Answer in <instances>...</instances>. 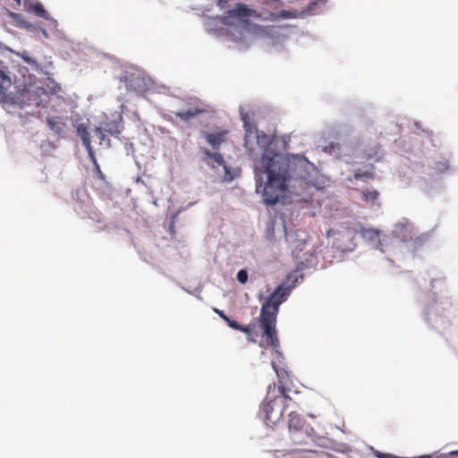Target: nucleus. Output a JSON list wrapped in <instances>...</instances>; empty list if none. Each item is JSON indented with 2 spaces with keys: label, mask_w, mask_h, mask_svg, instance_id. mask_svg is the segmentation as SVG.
<instances>
[{
  "label": "nucleus",
  "mask_w": 458,
  "mask_h": 458,
  "mask_svg": "<svg viewBox=\"0 0 458 458\" xmlns=\"http://www.w3.org/2000/svg\"><path fill=\"white\" fill-rule=\"evenodd\" d=\"M240 115L245 131L244 146L251 158L257 157L253 165L256 191L266 206L285 204L286 193L294 196L289 202L307 201L315 191L323 188L324 181L313 163L301 155L283 154L274 137L258 130L242 107Z\"/></svg>",
  "instance_id": "1"
},
{
  "label": "nucleus",
  "mask_w": 458,
  "mask_h": 458,
  "mask_svg": "<svg viewBox=\"0 0 458 458\" xmlns=\"http://www.w3.org/2000/svg\"><path fill=\"white\" fill-rule=\"evenodd\" d=\"M349 127L344 128L345 137L339 142L329 141L322 148L323 152L334 159L352 165H361L353 169V178L362 182L375 177L374 163L381 160L383 154L377 143L367 144L351 135Z\"/></svg>",
  "instance_id": "2"
},
{
  "label": "nucleus",
  "mask_w": 458,
  "mask_h": 458,
  "mask_svg": "<svg viewBox=\"0 0 458 458\" xmlns=\"http://www.w3.org/2000/svg\"><path fill=\"white\" fill-rule=\"evenodd\" d=\"M252 10L246 4H237L233 9L224 16L226 36L238 44L240 49L250 47L256 39H261L266 45H272L278 49L284 41V36L278 28H267L249 21Z\"/></svg>",
  "instance_id": "3"
},
{
  "label": "nucleus",
  "mask_w": 458,
  "mask_h": 458,
  "mask_svg": "<svg viewBox=\"0 0 458 458\" xmlns=\"http://www.w3.org/2000/svg\"><path fill=\"white\" fill-rule=\"evenodd\" d=\"M12 85L10 72L4 64L0 61V98L5 104L20 108L35 105L45 107L48 104L49 91L43 87L37 85H24L21 89L16 92L7 93Z\"/></svg>",
  "instance_id": "4"
},
{
  "label": "nucleus",
  "mask_w": 458,
  "mask_h": 458,
  "mask_svg": "<svg viewBox=\"0 0 458 458\" xmlns=\"http://www.w3.org/2000/svg\"><path fill=\"white\" fill-rule=\"evenodd\" d=\"M272 367L279 378L278 389H276V384L268 386L266 398L262 402L259 410L267 425L276 424L281 420L288 405L287 402L292 400L289 396V389L285 386V377H288L287 372L284 370L279 372L275 362H272Z\"/></svg>",
  "instance_id": "5"
},
{
  "label": "nucleus",
  "mask_w": 458,
  "mask_h": 458,
  "mask_svg": "<svg viewBox=\"0 0 458 458\" xmlns=\"http://www.w3.org/2000/svg\"><path fill=\"white\" fill-rule=\"evenodd\" d=\"M287 293L282 287H276L262 304L259 324L263 329V336L266 337L267 345L276 349L279 347V339L276 335V324L279 306L288 298Z\"/></svg>",
  "instance_id": "6"
},
{
  "label": "nucleus",
  "mask_w": 458,
  "mask_h": 458,
  "mask_svg": "<svg viewBox=\"0 0 458 458\" xmlns=\"http://www.w3.org/2000/svg\"><path fill=\"white\" fill-rule=\"evenodd\" d=\"M118 79L127 91L139 96L156 89L155 81L143 70L134 66L123 68Z\"/></svg>",
  "instance_id": "7"
},
{
  "label": "nucleus",
  "mask_w": 458,
  "mask_h": 458,
  "mask_svg": "<svg viewBox=\"0 0 458 458\" xmlns=\"http://www.w3.org/2000/svg\"><path fill=\"white\" fill-rule=\"evenodd\" d=\"M318 439L312 427L289 431L288 454L294 455L293 458H310L314 453L311 447L318 443Z\"/></svg>",
  "instance_id": "8"
},
{
  "label": "nucleus",
  "mask_w": 458,
  "mask_h": 458,
  "mask_svg": "<svg viewBox=\"0 0 458 458\" xmlns=\"http://www.w3.org/2000/svg\"><path fill=\"white\" fill-rule=\"evenodd\" d=\"M449 157H433L432 164L429 165L428 169L434 170V174L425 173L423 176H420L417 181L418 187L425 193H431L442 187V181L439 174L449 170Z\"/></svg>",
  "instance_id": "9"
},
{
  "label": "nucleus",
  "mask_w": 458,
  "mask_h": 458,
  "mask_svg": "<svg viewBox=\"0 0 458 458\" xmlns=\"http://www.w3.org/2000/svg\"><path fill=\"white\" fill-rule=\"evenodd\" d=\"M416 233L414 224L409 219L403 217L398 220L390 233L388 238V245L394 244V242L408 243L411 236Z\"/></svg>",
  "instance_id": "10"
},
{
  "label": "nucleus",
  "mask_w": 458,
  "mask_h": 458,
  "mask_svg": "<svg viewBox=\"0 0 458 458\" xmlns=\"http://www.w3.org/2000/svg\"><path fill=\"white\" fill-rule=\"evenodd\" d=\"M357 233L366 241L372 244H376L377 248L383 253L385 252V247L388 245L389 235L386 233L380 234V231L375 228H366L361 224L358 225L355 229Z\"/></svg>",
  "instance_id": "11"
},
{
  "label": "nucleus",
  "mask_w": 458,
  "mask_h": 458,
  "mask_svg": "<svg viewBox=\"0 0 458 458\" xmlns=\"http://www.w3.org/2000/svg\"><path fill=\"white\" fill-rule=\"evenodd\" d=\"M307 266L303 261H301L296 269L292 271L290 274L286 276L284 281L278 285V287H282L283 291L287 293L288 295L291 294L292 290L296 286L299 279H302L304 275L301 273L303 269H305Z\"/></svg>",
  "instance_id": "12"
},
{
  "label": "nucleus",
  "mask_w": 458,
  "mask_h": 458,
  "mask_svg": "<svg viewBox=\"0 0 458 458\" xmlns=\"http://www.w3.org/2000/svg\"><path fill=\"white\" fill-rule=\"evenodd\" d=\"M46 124L54 135H56L58 138H64L67 126L62 117L47 115L46 117Z\"/></svg>",
  "instance_id": "13"
},
{
  "label": "nucleus",
  "mask_w": 458,
  "mask_h": 458,
  "mask_svg": "<svg viewBox=\"0 0 458 458\" xmlns=\"http://www.w3.org/2000/svg\"><path fill=\"white\" fill-rule=\"evenodd\" d=\"M206 30L209 33H213L215 35H226V26L224 21V16L222 17H208L206 20Z\"/></svg>",
  "instance_id": "14"
},
{
  "label": "nucleus",
  "mask_w": 458,
  "mask_h": 458,
  "mask_svg": "<svg viewBox=\"0 0 458 458\" xmlns=\"http://www.w3.org/2000/svg\"><path fill=\"white\" fill-rule=\"evenodd\" d=\"M431 236V232H425L417 236L414 234L411 236V239L409 240L407 248L410 249L411 251L416 252L430 241Z\"/></svg>",
  "instance_id": "15"
},
{
  "label": "nucleus",
  "mask_w": 458,
  "mask_h": 458,
  "mask_svg": "<svg viewBox=\"0 0 458 458\" xmlns=\"http://www.w3.org/2000/svg\"><path fill=\"white\" fill-rule=\"evenodd\" d=\"M123 129V116L117 114L114 120L106 121L103 124V130L114 137H118Z\"/></svg>",
  "instance_id": "16"
},
{
  "label": "nucleus",
  "mask_w": 458,
  "mask_h": 458,
  "mask_svg": "<svg viewBox=\"0 0 458 458\" xmlns=\"http://www.w3.org/2000/svg\"><path fill=\"white\" fill-rule=\"evenodd\" d=\"M305 428H310V426L306 423L305 420L297 412L292 411L289 414L288 419V430H296V429H302Z\"/></svg>",
  "instance_id": "17"
},
{
  "label": "nucleus",
  "mask_w": 458,
  "mask_h": 458,
  "mask_svg": "<svg viewBox=\"0 0 458 458\" xmlns=\"http://www.w3.org/2000/svg\"><path fill=\"white\" fill-rule=\"evenodd\" d=\"M361 199L371 207L378 208L380 206L379 192L376 190L364 189L361 191Z\"/></svg>",
  "instance_id": "18"
},
{
  "label": "nucleus",
  "mask_w": 458,
  "mask_h": 458,
  "mask_svg": "<svg viewBox=\"0 0 458 458\" xmlns=\"http://www.w3.org/2000/svg\"><path fill=\"white\" fill-rule=\"evenodd\" d=\"M203 112L202 109L199 107L182 109L174 112V114L179 117L182 121L190 122L192 118L196 117L198 114Z\"/></svg>",
  "instance_id": "19"
},
{
  "label": "nucleus",
  "mask_w": 458,
  "mask_h": 458,
  "mask_svg": "<svg viewBox=\"0 0 458 458\" xmlns=\"http://www.w3.org/2000/svg\"><path fill=\"white\" fill-rule=\"evenodd\" d=\"M414 125L417 127V129L420 130L419 123H415ZM421 132L424 134L427 141L430 143L433 148H438L442 147V140L438 135L434 134L431 131L423 129H421Z\"/></svg>",
  "instance_id": "20"
},
{
  "label": "nucleus",
  "mask_w": 458,
  "mask_h": 458,
  "mask_svg": "<svg viewBox=\"0 0 458 458\" xmlns=\"http://www.w3.org/2000/svg\"><path fill=\"white\" fill-rule=\"evenodd\" d=\"M202 135L207 142L214 148H219L221 144L224 142L222 133L202 131Z\"/></svg>",
  "instance_id": "21"
},
{
  "label": "nucleus",
  "mask_w": 458,
  "mask_h": 458,
  "mask_svg": "<svg viewBox=\"0 0 458 458\" xmlns=\"http://www.w3.org/2000/svg\"><path fill=\"white\" fill-rule=\"evenodd\" d=\"M17 55L21 56L23 61L30 66V70L37 72H42L44 73L41 66L38 63V61L31 57L27 51H23L22 53H16Z\"/></svg>",
  "instance_id": "22"
},
{
  "label": "nucleus",
  "mask_w": 458,
  "mask_h": 458,
  "mask_svg": "<svg viewBox=\"0 0 458 458\" xmlns=\"http://www.w3.org/2000/svg\"><path fill=\"white\" fill-rule=\"evenodd\" d=\"M26 10L28 12H33L37 16L45 20L48 19L49 13L41 3L30 4L29 5H26Z\"/></svg>",
  "instance_id": "23"
},
{
  "label": "nucleus",
  "mask_w": 458,
  "mask_h": 458,
  "mask_svg": "<svg viewBox=\"0 0 458 458\" xmlns=\"http://www.w3.org/2000/svg\"><path fill=\"white\" fill-rule=\"evenodd\" d=\"M72 198L74 200L81 201L85 207L89 208L90 199L83 188L77 189L72 194Z\"/></svg>",
  "instance_id": "24"
},
{
  "label": "nucleus",
  "mask_w": 458,
  "mask_h": 458,
  "mask_svg": "<svg viewBox=\"0 0 458 458\" xmlns=\"http://www.w3.org/2000/svg\"><path fill=\"white\" fill-rule=\"evenodd\" d=\"M46 21H47L48 22L47 30L51 31L52 35L55 36L56 38H61L63 37V32L57 29V21L51 17L50 15L48 16V19H46Z\"/></svg>",
  "instance_id": "25"
},
{
  "label": "nucleus",
  "mask_w": 458,
  "mask_h": 458,
  "mask_svg": "<svg viewBox=\"0 0 458 458\" xmlns=\"http://www.w3.org/2000/svg\"><path fill=\"white\" fill-rule=\"evenodd\" d=\"M7 15L12 18L18 28L21 29L26 22V19L21 13H14L5 9Z\"/></svg>",
  "instance_id": "26"
},
{
  "label": "nucleus",
  "mask_w": 458,
  "mask_h": 458,
  "mask_svg": "<svg viewBox=\"0 0 458 458\" xmlns=\"http://www.w3.org/2000/svg\"><path fill=\"white\" fill-rule=\"evenodd\" d=\"M42 24L43 23L41 21L33 23V22L26 21L25 24L23 25V27L21 29H24L30 33L38 34V33H39Z\"/></svg>",
  "instance_id": "27"
},
{
  "label": "nucleus",
  "mask_w": 458,
  "mask_h": 458,
  "mask_svg": "<svg viewBox=\"0 0 458 458\" xmlns=\"http://www.w3.org/2000/svg\"><path fill=\"white\" fill-rule=\"evenodd\" d=\"M231 328L243 332L246 335H248L249 336H250V335H251V330L250 329L249 326H242L236 321H234V323H232Z\"/></svg>",
  "instance_id": "28"
},
{
  "label": "nucleus",
  "mask_w": 458,
  "mask_h": 458,
  "mask_svg": "<svg viewBox=\"0 0 458 458\" xmlns=\"http://www.w3.org/2000/svg\"><path fill=\"white\" fill-rule=\"evenodd\" d=\"M85 148H86V150H87V152H88V155H89V159H90V160H91V162L94 164V165L96 166V168H97L98 171H100V167H99V165H98V162H97V157H96V156H95V153H94V150H93V148H92L91 144H90V145H89V146H85Z\"/></svg>",
  "instance_id": "29"
},
{
  "label": "nucleus",
  "mask_w": 458,
  "mask_h": 458,
  "mask_svg": "<svg viewBox=\"0 0 458 458\" xmlns=\"http://www.w3.org/2000/svg\"><path fill=\"white\" fill-rule=\"evenodd\" d=\"M221 166L225 171V181L232 182L234 179V175L232 174L231 166L226 162Z\"/></svg>",
  "instance_id": "30"
},
{
  "label": "nucleus",
  "mask_w": 458,
  "mask_h": 458,
  "mask_svg": "<svg viewBox=\"0 0 458 458\" xmlns=\"http://www.w3.org/2000/svg\"><path fill=\"white\" fill-rule=\"evenodd\" d=\"M214 312L216 313L226 324L231 327L232 323H234V320L231 319L228 316L225 314L223 310H220L216 308L213 309Z\"/></svg>",
  "instance_id": "31"
},
{
  "label": "nucleus",
  "mask_w": 458,
  "mask_h": 458,
  "mask_svg": "<svg viewBox=\"0 0 458 458\" xmlns=\"http://www.w3.org/2000/svg\"><path fill=\"white\" fill-rule=\"evenodd\" d=\"M327 2V0H312L309 4L307 10H308V12H311V13H316L315 6L319 4H325Z\"/></svg>",
  "instance_id": "32"
},
{
  "label": "nucleus",
  "mask_w": 458,
  "mask_h": 458,
  "mask_svg": "<svg viewBox=\"0 0 458 458\" xmlns=\"http://www.w3.org/2000/svg\"><path fill=\"white\" fill-rule=\"evenodd\" d=\"M274 231H275L274 223L273 222L268 223L267 231H266V237L267 240L272 241L274 239Z\"/></svg>",
  "instance_id": "33"
},
{
  "label": "nucleus",
  "mask_w": 458,
  "mask_h": 458,
  "mask_svg": "<svg viewBox=\"0 0 458 458\" xmlns=\"http://www.w3.org/2000/svg\"><path fill=\"white\" fill-rule=\"evenodd\" d=\"M237 280L241 283V284H246L247 281H248V273L245 269H241L238 273H237Z\"/></svg>",
  "instance_id": "34"
},
{
  "label": "nucleus",
  "mask_w": 458,
  "mask_h": 458,
  "mask_svg": "<svg viewBox=\"0 0 458 458\" xmlns=\"http://www.w3.org/2000/svg\"><path fill=\"white\" fill-rule=\"evenodd\" d=\"M78 137H80V139L81 140L84 147L91 144L90 133L89 132V131L78 135Z\"/></svg>",
  "instance_id": "35"
},
{
  "label": "nucleus",
  "mask_w": 458,
  "mask_h": 458,
  "mask_svg": "<svg viewBox=\"0 0 458 458\" xmlns=\"http://www.w3.org/2000/svg\"><path fill=\"white\" fill-rule=\"evenodd\" d=\"M104 131H105L103 130V126L101 128H96L94 130V137L100 140V143H102V141H104L106 140Z\"/></svg>",
  "instance_id": "36"
},
{
  "label": "nucleus",
  "mask_w": 458,
  "mask_h": 458,
  "mask_svg": "<svg viewBox=\"0 0 458 458\" xmlns=\"http://www.w3.org/2000/svg\"><path fill=\"white\" fill-rule=\"evenodd\" d=\"M212 159L215 160V162L218 165H222L225 164V158L223 157V155L221 153H218V152H215L214 154H212Z\"/></svg>",
  "instance_id": "37"
},
{
  "label": "nucleus",
  "mask_w": 458,
  "mask_h": 458,
  "mask_svg": "<svg viewBox=\"0 0 458 458\" xmlns=\"http://www.w3.org/2000/svg\"><path fill=\"white\" fill-rule=\"evenodd\" d=\"M135 182L137 185L144 186L148 190V194L153 197V191L146 184L145 181L141 177L138 176L135 179Z\"/></svg>",
  "instance_id": "38"
},
{
  "label": "nucleus",
  "mask_w": 458,
  "mask_h": 458,
  "mask_svg": "<svg viewBox=\"0 0 458 458\" xmlns=\"http://www.w3.org/2000/svg\"><path fill=\"white\" fill-rule=\"evenodd\" d=\"M77 136L88 131V126L85 123H78L75 125Z\"/></svg>",
  "instance_id": "39"
},
{
  "label": "nucleus",
  "mask_w": 458,
  "mask_h": 458,
  "mask_svg": "<svg viewBox=\"0 0 458 458\" xmlns=\"http://www.w3.org/2000/svg\"><path fill=\"white\" fill-rule=\"evenodd\" d=\"M39 32L44 36L45 38H50L51 36H53L51 31L45 28L43 24L41 26Z\"/></svg>",
  "instance_id": "40"
},
{
  "label": "nucleus",
  "mask_w": 458,
  "mask_h": 458,
  "mask_svg": "<svg viewBox=\"0 0 458 458\" xmlns=\"http://www.w3.org/2000/svg\"><path fill=\"white\" fill-rule=\"evenodd\" d=\"M125 150L127 155H132L134 157V148L131 142L125 143Z\"/></svg>",
  "instance_id": "41"
},
{
  "label": "nucleus",
  "mask_w": 458,
  "mask_h": 458,
  "mask_svg": "<svg viewBox=\"0 0 458 458\" xmlns=\"http://www.w3.org/2000/svg\"><path fill=\"white\" fill-rule=\"evenodd\" d=\"M440 458H458V450L445 454Z\"/></svg>",
  "instance_id": "42"
},
{
  "label": "nucleus",
  "mask_w": 458,
  "mask_h": 458,
  "mask_svg": "<svg viewBox=\"0 0 458 458\" xmlns=\"http://www.w3.org/2000/svg\"><path fill=\"white\" fill-rule=\"evenodd\" d=\"M279 16L281 18H292L293 15V13L291 12L283 10V11L280 12Z\"/></svg>",
  "instance_id": "43"
},
{
  "label": "nucleus",
  "mask_w": 458,
  "mask_h": 458,
  "mask_svg": "<svg viewBox=\"0 0 458 458\" xmlns=\"http://www.w3.org/2000/svg\"><path fill=\"white\" fill-rule=\"evenodd\" d=\"M203 153L205 154V156H207L208 157L211 158L212 157V154H214L215 152H211L209 149L205 148L203 150Z\"/></svg>",
  "instance_id": "44"
},
{
  "label": "nucleus",
  "mask_w": 458,
  "mask_h": 458,
  "mask_svg": "<svg viewBox=\"0 0 458 458\" xmlns=\"http://www.w3.org/2000/svg\"><path fill=\"white\" fill-rule=\"evenodd\" d=\"M176 216H177V214H174L173 216L171 217V225H170L171 231L174 230V219L176 218Z\"/></svg>",
  "instance_id": "45"
},
{
  "label": "nucleus",
  "mask_w": 458,
  "mask_h": 458,
  "mask_svg": "<svg viewBox=\"0 0 458 458\" xmlns=\"http://www.w3.org/2000/svg\"><path fill=\"white\" fill-rule=\"evenodd\" d=\"M57 89H60V87H57ZM48 91H49V96L56 94V86H54Z\"/></svg>",
  "instance_id": "46"
},
{
  "label": "nucleus",
  "mask_w": 458,
  "mask_h": 458,
  "mask_svg": "<svg viewBox=\"0 0 458 458\" xmlns=\"http://www.w3.org/2000/svg\"><path fill=\"white\" fill-rule=\"evenodd\" d=\"M335 248L338 249L343 253H344L347 250H352V247H349V248H346V249H341L339 246H335Z\"/></svg>",
  "instance_id": "47"
},
{
  "label": "nucleus",
  "mask_w": 458,
  "mask_h": 458,
  "mask_svg": "<svg viewBox=\"0 0 458 458\" xmlns=\"http://www.w3.org/2000/svg\"><path fill=\"white\" fill-rule=\"evenodd\" d=\"M13 1L16 3V6H14V8H17L18 6L21 5V0H13Z\"/></svg>",
  "instance_id": "48"
},
{
  "label": "nucleus",
  "mask_w": 458,
  "mask_h": 458,
  "mask_svg": "<svg viewBox=\"0 0 458 458\" xmlns=\"http://www.w3.org/2000/svg\"><path fill=\"white\" fill-rule=\"evenodd\" d=\"M165 119L168 121H173V117L171 115H165Z\"/></svg>",
  "instance_id": "49"
},
{
  "label": "nucleus",
  "mask_w": 458,
  "mask_h": 458,
  "mask_svg": "<svg viewBox=\"0 0 458 458\" xmlns=\"http://www.w3.org/2000/svg\"><path fill=\"white\" fill-rule=\"evenodd\" d=\"M331 234H335V231H334V230H332V229H330V230H328V231H327V235L329 236V235H331Z\"/></svg>",
  "instance_id": "50"
},
{
  "label": "nucleus",
  "mask_w": 458,
  "mask_h": 458,
  "mask_svg": "<svg viewBox=\"0 0 458 458\" xmlns=\"http://www.w3.org/2000/svg\"><path fill=\"white\" fill-rule=\"evenodd\" d=\"M283 225H284V237L286 238L287 237V233H286V231H285V222L284 221L283 222Z\"/></svg>",
  "instance_id": "51"
},
{
  "label": "nucleus",
  "mask_w": 458,
  "mask_h": 458,
  "mask_svg": "<svg viewBox=\"0 0 458 458\" xmlns=\"http://www.w3.org/2000/svg\"><path fill=\"white\" fill-rule=\"evenodd\" d=\"M152 203H153V205L157 206V205H158V204H157V199H154L152 200Z\"/></svg>",
  "instance_id": "52"
},
{
  "label": "nucleus",
  "mask_w": 458,
  "mask_h": 458,
  "mask_svg": "<svg viewBox=\"0 0 458 458\" xmlns=\"http://www.w3.org/2000/svg\"><path fill=\"white\" fill-rule=\"evenodd\" d=\"M158 130L162 132V133H165V128L163 127H159Z\"/></svg>",
  "instance_id": "53"
},
{
  "label": "nucleus",
  "mask_w": 458,
  "mask_h": 458,
  "mask_svg": "<svg viewBox=\"0 0 458 458\" xmlns=\"http://www.w3.org/2000/svg\"><path fill=\"white\" fill-rule=\"evenodd\" d=\"M248 340H249V341H251V342H255V340H254V339H252V338H248Z\"/></svg>",
  "instance_id": "54"
},
{
  "label": "nucleus",
  "mask_w": 458,
  "mask_h": 458,
  "mask_svg": "<svg viewBox=\"0 0 458 458\" xmlns=\"http://www.w3.org/2000/svg\"><path fill=\"white\" fill-rule=\"evenodd\" d=\"M0 47H2V43L0 42Z\"/></svg>",
  "instance_id": "55"
}]
</instances>
